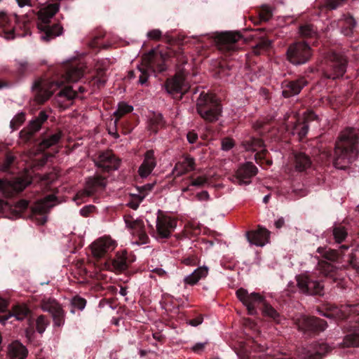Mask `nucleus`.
I'll return each instance as SVG.
<instances>
[{
	"mask_svg": "<svg viewBox=\"0 0 359 359\" xmlns=\"http://www.w3.org/2000/svg\"><path fill=\"white\" fill-rule=\"evenodd\" d=\"M59 4L57 3L50 4L41 8L37 13V27H44L46 23L49 24L52 18L59 11Z\"/></svg>",
	"mask_w": 359,
	"mask_h": 359,
	"instance_id": "obj_19",
	"label": "nucleus"
},
{
	"mask_svg": "<svg viewBox=\"0 0 359 359\" xmlns=\"http://www.w3.org/2000/svg\"><path fill=\"white\" fill-rule=\"evenodd\" d=\"M25 121V114L22 112L16 114L11 121V128L13 130L18 129Z\"/></svg>",
	"mask_w": 359,
	"mask_h": 359,
	"instance_id": "obj_50",
	"label": "nucleus"
},
{
	"mask_svg": "<svg viewBox=\"0 0 359 359\" xmlns=\"http://www.w3.org/2000/svg\"><path fill=\"white\" fill-rule=\"evenodd\" d=\"M297 285L302 292L311 295H322L323 285L318 281L312 280L309 276L301 275L297 279Z\"/></svg>",
	"mask_w": 359,
	"mask_h": 359,
	"instance_id": "obj_15",
	"label": "nucleus"
},
{
	"mask_svg": "<svg viewBox=\"0 0 359 359\" xmlns=\"http://www.w3.org/2000/svg\"><path fill=\"white\" fill-rule=\"evenodd\" d=\"M330 349L327 344H319L315 346L313 352L309 351L308 355L304 356V359H320L322 355L327 353Z\"/></svg>",
	"mask_w": 359,
	"mask_h": 359,
	"instance_id": "obj_37",
	"label": "nucleus"
},
{
	"mask_svg": "<svg viewBox=\"0 0 359 359\" xmlns=\"http://www.w3.org/2000/svg\"><path fill=\"white\" fill-rule=\"evenodd\" d=\"M208 273V269L206 266L198 267L192 273L187 276L184 278L185 284L194 285L196 284L200 279L205 278Z\"/></svg>",
	"mask_w": 359,
	"mask_h": 359,
	"instance_id": "obj_33",
	"label": "nucleus"
},
{
	"mask_svg": "<svg viewBox=\"0 0 359 359\" xmlns=\"http://www.w3.org/2000/svg\"><path fill=\"white\" fill-rule=\"evenodd\" d=\"M95 163L98 168L107 172L117 170L120 165V160L111 151L100 153Z\"/></svg>",
	"mask_w": 359,
	"mask_h": 359,
	"instance_id": "obj_18",
	"label": "nucleus"
},
{
	"mask_svg": "<svg viewBox=\"0 0 359 359\" xmlns=\"http://www.w3.org/2000/svg\"><path fill=\"white\" fill-rule=\"evenodd\" d=\"M234 146V141L231 138H224L222 141V149L224 151H229Z\"/></svg>",
	"mask_w": 359,
	"mask_h": 359,
	"instance_id": "obj_58",
	"label": "nucleus"
},
{
	"mask_svg": "<svg viewBox=\"0 0 359 359\" xmlns=\"http://www.w3.org/2000/svg\"><path fill=\"white\" fill-rule=\"evenodd\" d=\"M312 56L310 46L305 42L298 41L290 44L287 50L288 60L294 65L307 62Z\"/></svg>",
	"mask_w": 359,
	"mask_h": 359,
	"instance_id": "obj_4",
	"label": "nucleus"
},
{
	"mask_svg": "<svg viewBox=\"0 0 359 359\" xmlns=\"http://www.w3.org/2000/svg\"><path fill=\"white\" fill-rule=\"evenodd\" d=\"M116 246V243L114 240L109 236H103L95 241L90 245V248L93 255L99 259L113 251Z\"/></svg>",
	"mask_w": 359,
	"mask_h": 359,
	"instance_id": "obj_10",
	"label": "nucleus"
},
{
	"mask_svg": "<svg viewBox=\"0 0 359 359\" xmlns=\"http://www.w3.org/2000/svg\"><path fill=\"white\" fill-rule=\"evenodd\" d=\"M106 186L105 179L100 176H95L89 177L86 182L85 189L82 192L77 194L78 196L83 195L90 196L96 192L98 189H102Z\"/></svg>",
	"mask_w": 359,
	"mask_h": 359,
	"instance_id": "obj_22",
	"label": "nucleus"
},
{
	"mask_svg": "<svg viewBox=\"0 0 359 359\" xmlns=\"http://www.w3.org/2000/svg\"><path fill=\"white\" fill-rule=\"evenodd\" d=\"M0 29L6 39L15 38L13 27L10 25L8 17L4 13H0Z\"/></svg>",
	"mask_w": 359,
	"mask_h": 359,
	"instance_id": "obj_36",
	"label": "nucleus"
},
{
	"mask_svg": "<svg viewBox=\"0 0 359 359\" xmlns=\"http://www.w3.org/2000/svg\"><path fill=\"white\" fill-rule=\"evenodd\" d=\"M156 165L154 152L152 150L147 151L144 154V159L139 168L138 172L141 177L149 176Z\"/></svg>",
	"mask_w": 359,
	"mask_h": 359,
	"instance_id": "obj_25",
	"label": "nucleus"
},
{
	"mask_svg": "<svg viewBox=\"0 0 359 359\" xmlns=\"http://www.w3.org/2000/svg\"><path fill=\"white\" fill-rule=\"evenodd\" d=\"M243 146L247 151H255V158L256 161L264 158L266 150L264 148L262 140L259 138L250 137L243 142Z\"/></svg>",
	"mask_w": 359,
	"mask_h": 359,
	"instance_id": "obj_21",
	"label": "nucleus"
},
{
	"mask_svg": "<svg viewBox=\"0 0 359 359\" xmlns=\"http://www.w3.org/2000/svg\"><path fill=\"white\" fill-rule=\"evenodd\" d=\"M77 96V91L73 89L72 86L65 87L57 95V101L60 102V99H64L67 101H71Z\"/></svg>",
	"mask_w": 359,
	"mask_h": 359,
	"instance_id": "obj_42",
	"label": "nucleus"
},
{
	"mask_svg": "<svg viewBox=\"0 0 359 359\" xmlns=\"http://www.w3.org/2000/svg\"><path fill=\"white\" fill-rule=\"evenodd\" d=\"M262 20L268 21L272 16V10L270 6H264L259 13Z\"/></svg>",
	"mask_w": 359,
	"mask_h": 359,
	"instance_id": "obj_53",
	"label": "nucleus"
},
{
	"mask_svg": "<svg viewBox=\"0 0 359 359\" xmlns=\"http://www.w3.org/2000/svg\"><path fill=\"white\" fill-rule=\"evenodd\" d=\"M332 234L335 241L341 243L347 237L348 232L346 229L341 224H335L332 227Z\"/></svg>",
	"mask_w": 359,
	"mask_h": 359,
	"instance_id": "obj_38",
	"label": "nucleus"
},
{
	"mask_svg": "<svg viewBox=\"0 0 359 359\" xmlns=\"http://www.w3.org/2000/svg\"><path fill=\"white\" fill-rule=\"evenodd\" d=\"M44 27H38V29L42 32L41 38L45 41H49L56 36L62 34L63 28L59 24H55L50 26L49 24L46 23Z\"/></svg>",
	"mask_w": 359,
	"mask_h": 359,
	"instance_id": "obj_30",
	"label": "nucleus"
},
{
	"mask_svg": "<svg viewBox=\"0 0 359 359\" xmlns=\"http://www.w3.org/2000/svg\"><path fill=\"white\" fill-rule=\"evenodd\" d=\"M351 312L359 315V304L342 305L339 308L334 307L331 315L334 316L337 318L343 319L348 317Z\"/></svg>",
	"mask_w": 359,
	"mask_h": 359,
	"instance_id": "obj_31",
	"label": "nucleus"
},
{
	"mask_svg": "<svg viewBox=\"0 0 359 359\" xmlns=\"http://www.w3.org/2000/svg\"><path fill=\"white\" fill-rule=\"evenodd\" d=\"M257 173V167L250 162L240 166L233 177V182L240 185L249 184L250 179Z\"/></svg>",
	"mask_w": 359,
	"mask_h": 359,
	"instance_id": "obj_17",
	"label": "nucleus"
},
{
	"mask_svg": "<svg viewBox=\"0 0 359 359\" xmlns=\"http://www.w3.org/2000/svg\"><path fill=\"white\" fill-rule=\"evenodd\" d=\"M112 266L116 271H123L128 268V257L126 251L118 252L112 260Z\"/></svg>",
	"mask_w": 359,
	"mask_h": 359,
	"instance_id": "obj_35",
	"label": "nucleus"
},
{
	"mask_svg": "<svg viewBox=\"0 0 359 359\" xmlns=\"http://www.w3.org/2000/svg\"><path fill=\"white\" fill-rule=\"evenodd\" d=\"M262 314L270 318L277 323L280 322L281 318L277 311L266 302L263 304Z\"/></svg>",
	"mask_w": 359,
	"mask_h": 359,
	"instance_id": "obj_40",
	"label": "nucleus"
},
{
	"mask_svg": "<svg viewBox=\"0 0 359 359\" xmlns=\"http://www.w3.org/2000/svg\"><path fill=\"white\" fill-rule=\"evenodd\" d=\"M36 330L40 333L42 334L47 325H48V320L45 318L43 316H40L36 319Z\"/></svg>",
	"mask_w": 359,
	"mask_h": 359,
	"instance_id": "obj_52",
	"label": "nucleus"
},
{
	"mask_svg": "<svg viewBox=\"0 0 359 359\" xmlns=\"http://www.w3.org/2000/svg\"><path fill=\"white\" fill-rule=\"evenodd\" d=\"M15 161V156L11 154H7L4 161L0 164V171L7 172Z\"/></svg>",
	"mask_w": 359,
	"mask_h": 359,
	"instance_id": "obj_51",
	"label": "nucleus"
},
{
	"mask_svg": "<svg viewBox=\"0 0 359 359\" xmlns=\"http://www.w3.org/2000/svg\"><path fill=\"white\" fill-rule=\"evenodd\" d=\"M195 198L200 202H207L210 201V196L207 191H201L196 194Z\"/></svg>",
	"mask_w": 359,
	"mask_h": 359,
	"instance_id": "obj_56",
	"label": "nucleus"
},
{
	"mask_svg": "<svg viewBox=\"0 0 359 359\" xmlns=\"http://www.w3.org/2000/svg\"><path fill=\"white\" fill-rule=\"evenodd\" d=\"M358 137L354 128L344 130L335 144L333 163L337 169H345L356 158Z\"/></svg>",
	"mask_w": 359,
	"mask_h": 359,
	"instance_id": "obj_1",
	"label": "nucleus"
},
{
	"mask_svg": "<svg viewBox=\"0 0 359 359\" xmlns=\"http://www.w3.org/2000/svg\"><path fill=\"white\" fill-rule=\"evenodd\" d=\"M83 75V65L81 64H71L68 67L64 80L60 81H49L39 80L35 81L32 88L34 93L35 101L39 104L45 102L53 93L66 82H76Z\"/></svg>",
	"mask_w": 359,
	"mask_h": 359,
	"instance_id": "obj_2",
	"label": "nucleus"
},
{
	"mask_svg": "<svg viewBox=\"0 0 359 359\" xmlns=\"http://www.w3.org/2000/svg\"><path fill=\"white\" fill-rule=\"evenodd\" d=\"M241 39L242 36L238 32L222 33L217 38V46L221 50H236L238 48V43Z\"/></svg>",
	"mask_w": 359,
	"mask_h": 359,
	"instance_id": "obj_12",
	"label": "nucleus"
},
{
	"mask_svg": "<svg viewBox=\"0 0 359 359\" xmlns=\"http://www.w3.org/2000/svg\"><path fill=\"white\" fill-rule=\"evenodd\" d=\"M34 133H33L28 127L27 128L23 129L20 133V137L22 140L27 142L29 140L32 136L34 135Z\"/></svg>",
	"mask_w": 359,
	"mask_h": 359,
	"instance_id": "obj_57",
	"label": "nucleus"
},
{
	"mask_svg": "<svg viewBox=\"0 0 359 359\" xmlns=\"http://www.w3.org/2000/svg\"><path fill=\"white\" fill-rule=\"evenodd\" d=\"M318 270L324 276H332L334 272V267L327 262H320L318 263Z\"/></svg>",
	"mask_w": 359,
	"mask_h": 359,
	"instance_id": "obj_44",
	"label": "nucleus"
},
{
	"mask_svg": "<svg viewBox=\"0 0 359 359\" xmlns=\"http://www.w3.org/2000/svg\"><path fill=\"white\" fill-rule=\"evenodd\" d=\"M317 118V116L313 112L309 111L305 114L304 121L303 123H298L294 128V133H297L300 139H302L306 136L309 131V126L307 122L309 121L314 120Z\"/></svg>",
	"mask_w": 359,
	"mask_h": 359,
	"instance_id": "obj_32",
	"label": "nucleus"
},
{
	"mask_svg": "<svg viewBox=\"0 0 359 359\" xmlns=\"http://www.w3.org/2000/svg\"><path fill=\"white\" fill-rule=\"evenodd\" d=\"M208 273V269L206 266L198 267L192 273L187 276L184 278L185 284L194 285L196 284L200 279L205 278Z\"/></svg>",
	"mask_w": 359,
	"mask_h": 359,
	"instance_id": "obj_34",
	"label": "nucleus"
},
{
	"mask_svg": "<svg viewBox=\"0 0 359 359\" xmlns=\"http://www.w3.org/2000/svg\"><path fill=\"white\" fill-rule=\"evenodd\" d=\"M41 309L52 315L54 325L60 327L65 323V313L61 305L54 299L44 297L41 301Z\"/></svg>",
	"mask_w": 359,
	"mask_h": 359,
	"instance_id": "obj_9",
	"label": "nucleus"
},
{
	"mask_svg": "<svg viewBox=\"0 0 359 359\" xmlns=\"http://www.w3.org/2000/svg\"><path fill=\"white\" fill-rule=\"evenodd\" d=\"M165 88L168 93H183L187 89L184 85V78L182 74H177L173 78L169 79L165 83Z\"/></svg>",
	"mask_w": 359,
	"mask_h": 359,
	"instance_id": "obj_26",
	"label": "nucleus"
},
{
	"mask_svg": "<svg viewBox=\"0 0 359 359\" xmlns=\"http://www.w3.org/2000/svg\"><path fill=\"white\" fill-rule=\"evenodd\" d=\"M209 179L207 175H197L193 173L189 177L184 178L182 181V193H189L193 194L194 188H202L208 183Z\"/></svg>",
	"mask_w": 359,
	"mask_h": 359,
	"instance_id": "obj_14",
	"label": "nucleus"
},
{
	"mask_svg": "<svg viewBox=\"0 0 359 359\" xmlns=\"http://www.w3.org/2000/svg\"><path fill=\"white\" fill-rule=\"evenodd\" d=\"M346 59L344 55L333 53L330 56L328 64L325 69V76L332 79L342 76L346 72Z\"/></svg>",
	"mask_w": 359,
	"mask_h": 359,
	"instance_id": "obj_8",
	"label": "nucleus"
},
{
	"mask_svg": "<svg viewBox=\"0 0 359 359\" xmlns=\"http://www.w3.org/2000/svg\"><path fill=\"white\" fill-rule=\"evenodd\" d=\"M86 304V301L85 299L76 296L73 297L71 300V306H72V310L71 311L72 313L75 312V310H83Z\"/></svg>",
	"mask_w": 359,
	"mask_h": 359,
	"instance_id": "obj_45",
	"label": "nucleus"
},
{
	"mask_svg": "<svg viewBox=\"0 0 359 359\" xmlns=\"http://www.w3.org/2000/svg\"><path fill=\"white\" fill-rule=\"evenodd\" d=\"M48 115L45 111H41L39 114V116L32 121H30L28 128L33 132L36 133L40 130L42 124L47 120Z\"/></svg>",
	"mask_w": 359,
	"mask_h": 359,
	"instance_id": "obj_39",
	"label": "nucleus"
},
{
	"mask_svg": "<svg viewBox=\"0 0 359 359\" xmlns=\"http://www.w3.org/2000/svg\"><path fill=\"white\" fill-rule=\"evenodd\" d=\"M133 107L125 102H121L118 105V109L114 112V116L120 118L121 116L130 112Z\"/></svg>",
	"mask_w": 359,
	"mask_h": 359,
	"instance_id": "obj_48",
	"label": "nucleus"
},
{
	"mask_svg": "<svg viewBox=\"0 0 359 359\" xmlns=\"http://www.w3.org/2000/svg\"><path fill=\"white\" fill-rule=\"evenodd\" d=\"M196 111L205 121L215 122L221 115L222 107L215 94L203 92L197 100Z\"/></svg>",
	"mask_w": 359,
	"mask_h": 359,
	"instance_id": "obj_3",
	"label": "nucleus"
},
{
	"mask_svg": "<svg viewBox=\"0 0 359 359\" xmlns=\"http://www.w3.org/2000/svg\"><path fill=\"white\" fill-rule=\"evenodd\" d=\"M344 343L347 346L359 347V332H353L346 335L344 339Z\"/></svg>",
	"mask_w": 359,
	"mask_h": 359,
	"instance_id": "obj_46",
	"label": "nucleus"
},
{
	"mask_svg": "<svg viewBox=\"0 0 359 359\" xmlns=\"http://www.w3.org/2000/svg\"><path fill=\"white\" fill-rule=\"evenodd\" d=\"M8 304L7 302L0 297V313L4 312L7 309Z\"/></svg>",
	"mask_w": 359,
	"mask_h": 359,
	"instance_id": "obj_64",
	"label": "nucleus"
},
{
	"mask_svg": "<svg viewBox=\"0 0 359 359\" xmlns=\"http://www.w3.org/2000/svg\"><path fill=\"white\" fill-rule=\"evenodd\" d=\"M247 238L251 244L262 247L269 243L270 231L265 228L259 226L257 231L248 232Z\"/></svg>",
	"mask_w": 359,
	"mask_h": 359,
	"instance_id": "obj_20",
	"label": "nucleus"
},
{
	"mask_svg": "<svg viewBox=\"0 0 359 359\" xmlns=\"http://www.w3.org/2000/svg\"><path fill=\"white\" fill-rule=\"evenodd\" d=\"M62 137V132L58 131L57 133L51 135L43 140V141L40 143V148L41 149H48L53 145H55L60 140Z\"/></svg>",
	"mask_w": 359,
	"mask_h": 359,
	"instance_id": "obj_41",
	"label": "nucleus"
},
{
	"mask_svg": "<svg viewBox=\"0 0 359 359\" xmlns=\"http://www.w3.org/2000/svg\"><path fill=\"white\" fill-rule=\"evenodd\" d=\"M147 36L149 40L158 41L162 36V32L158 29H154L147 32Z\"/></svg>",
	"mask_w": 359,
	"mask_h": 359,
	"instance_id": "obj_55",
	"label": "nucleus"
},
{
	"mask_svg": "<svg viewBox=\"0 0 359 359\" xmlns=\"http://www.w3.org/2000/svg\"><path fill=\"white\" fill-rule=\"evenodd\" d=\"M140 71L141 72V74L139 76V83L142 85L146 83V82L148 80L149 75L147 72L142 71V69H140Z\"/></svg>",
	"mask_w": 359,
	"mask_h": 359,
	"instance_id": "obj_60",
	"label": "nucleus"
},
{
	"mask_svg": "<svg viewBox=\"0 0 359 359\" xmlns=\"http://www.w3.org/2000/svg\"><path fill=\"white\" fill-rule=\"evenodd\" d=\"M196 168V163L194 158L189 156H186L182 161L176 163L173 170L172 174L175 177H180L191 171L194 170Z\"/></svg>",
	"mask_w": 359,
	"mask_h": 359,
	"instance_id": "obj_24",
	"label": "nucleus"
},
{
	"mask_svg": "<svg viewBox=\"0 0 359 359\" xmlns=\"http://www.w3.org/2000/svg\"><path fill=\"white\" fill-rule=\"evenodd\" d=\"M317 252L323 255L327 259L335 261L338 259V252L336 250L331 249L327 250L326 248L320 247L317 249Z\"/></svg>",
	"mask_w": 359,
	"mask_h": 359,
	"instance_id": "obj_47",
	"label": "nucleus"
},
{
	"mask_svg": "<svg viewBox=\"0 0 359 359\" xmlns=\"http://www.w3.org/2000/svg\"><path fill=\"white\" fill-rule=\"evenodd\" d=\"M206 344H207L206 342H205V343H197V344H196L194 346H193L191 347V350L194 353H202L203 351Z\"/></svg>",
	"mask_w": 359,
	"mask_h": 359,
	"instance_id": "obj_59",
	"label": "nucleus"
},
{
	"mask_svg": "<svg viewBox=\"0 0 359 359\" xmlns=\"http://www.w3.org/2000/svg\"><path fill=\"white\" fill-rule=\"evenodd\" d=\"M307 84L304 78L295 81H285L283 83V95L285 97H290L300 93L302 89Z\"/></svg>",
	"mask_w": 359,
	"mask_h": 359,
	"instance_id": "obj_23",
	"label": "nucleus"
},
{
	"mask_svg": "<svg viewBox=\"0 0 359 359\" xmlns=\"http://www.w3.org/2000/svg\"><path fill=\"white\" fill-rule=\"evenodd\" d=\"M32 182L27 174L16 177L13 181L0 179V191L6 197H11L24 190Z\"/></svg>",
	"mask_w": 359,
	"mask_h": 359,
	"instance_id": "obj_5",
	"label": "nucleus"
},
{
	"mask_svg": "<svg viewBox=\"0 0 359 359\" xmlns=\"http://www.w3.org/2000/svg\"><path fill=\"white\" fill-rule=\"evenodd\" d=\"M203 322V318L201 316L197 317L196 318L192 319L189 320V324L191 326H197L200 324H201Z\"/></svg>",
	"mask_w": 359,
	"mask_h": 359,
	"instance_id": "obj_62",
	"label": "nucleus"
},
{
	"mask_svg": "<svg viewBox=\"0 0 359 359\" xmlns=\"http://www.w3.org/2000/svg\"><path fill=\"white\" fill-rule=\"evenodd\" d=\"M238 299L246 306L250 315L257 313V308L265 302L264 297L258 292L249 293L245 289L240 288L236 291Z\"/></svg>",
	"mask_w": 359,
	"mask_h": 359,
	"instance_id": "obj_7",
	"label": "nucleus"
},
{
	"mask_svg": "<svg viewBox=\"0 0 359 359\" xmlns=\"http://www.w3.org/2000/svg\"><path fill=\"white\" fill-rule=\"evenodd\" d=\"M299 33L304 37H313L316 35V30L311 25H304L299 27Z\"/></svg>",
	"mask_w": 359,
	"mask_h": 359,
	"instance_id": "obj_49",
	"label": "nucleus"
},
{
	"mask_svg": "<svg viewBox=\"0 0 359 359\" xmlns=\"http://www.w3.org/2000/svg\"><path fill=\"white\" fill-rule=\"evenodd\" d=\"M29 313V309L24 304H18L13 307L12 311L8 315L0 316V323L3 325L11 318H15L18 320H22Z\"/></svg>",
	"mask_w": 359,
	"mask_h": 359,
	"instance_id": "obj_27",
	"label": "nucleus"
},
{
	"mask_svg": "<svg viewBox=\"0 0 359 359\" xmlns=\"http://www.w3.org/2000/svg\"><path fill=\"white\" fill-rule=\"evenodd\" d=\"M55 199L54 195H48L34 205L32 218L36 224L42 225L46 222V213L55 205Z\"/></svg>",
	"mask_w": 359,
	"mask_h": 359,
	"instance_id": "obj_6",
	"label": "nucleus"
},
{
	"mask_svg": "<svg viewBox=\"0 0 359 359\" xmlns=\"http://www.w3.org/2000/svg\"><path fill=\"white\" fill-rule=\"evenodd\" d=\"M177 226L175 219L168 215H159L156 219V234L158 238H168Z\"/></svg>",
	"mask_w": 359,
	"mask_h": 359,
	"instance_id": "obj_13",
	"label": "nucleus"
},
{
	"mask_svg": "<svg viewBox=\"0 0 359 359\" xmlns=\"http://www.w3.org/2000/svg\"><path fill=\"white\" fill-rule=\"evenodd\" d=\"M346 2V0H327L325 2V6L329 9L334 10L342 6Z\"/></svg>",
	"mask_w": 359,
	"mask_h": 359,
	"instance_id": "obj_54",
	"label": "nucleus"
},
{
	"mask_svg": "<svg viewBox=\"0 0 359 359\" xmlns=\"http://www.w3.org/2000/svg\"><path fill=\"white\" fill-rule=\"evenodd\" d=\"M341 21L346 26L342 28L341 32L346 36L351 35L356 25L355 19L352 16H345Z\"/></svg>",
	"mask_w": 359,
	"mask_h": 359,
	"instance_id": "obj_43",
	"label": "nucleus"
},
{
	"mask_svg": "<svg viewBox=\"0 0 359 359\" xmlns=\"http://www.w3.org/2000/svg\"><path fill=\"white\" fill-rule=\"evenodd\" d=\"M187 137L189 142L193 144L196 142L198 139V135L196 133L191 131L187 133Z\"/></svg>",
	"mask_w": 359,
	"mask_h": 359,
	"instance_id": "obj_61",
	"label": "nucleus"
},
{
	"mask_svg": "<svg viewBox=\"0 0 359 359\" xmlns=\"http://www.w3.org/2000/svg\"><path fill=\"white\" fill-rule=\"evenodd\" d=\"M296 324L299 330L304 331H323L327 327V323L324 320L304 316L297 319Z\"/></svg>",
	"mask_w": 359,
	"mask_h": 359,
	"instance_id": "obj_16",
	"label": "nucleus"
},
{
	"mask_svg": "<svg viewBox=\"0 0 359 359\" xmlns=\"http://www.w3.org/2000/svg\"><path fill=\"white\" fill-rule=\"evenodd\" d=\"M124 221L133 236L137 238V240L135 242L136 244L143 245L148 242L149 237L144 231V225L142 220L134 219L130 216H126Z\"/></svg>",
	"mask_w": 359,
	"mask_h": 359,
	"instance_id": "obj_11",
	"label": "nucleus"
},
{
	"mask_svg": "<svg viewBox=\"0 0 359 359\" xmlns=\"http://www.w3.org/2000/svg\"><path fill=\"white\" fill-rule=\"evenodd\" d=\"M27 206H28V202L26 200H20V201H18L17 203V205H16V207L21 210L26 209L27 208Z\"/></svg>",
	"mask_w": 359,
	"mask_h": 359,
	"instance_id": "obj_63",
	"label": "nucleus"
},
{
	"mask_svg": "<svg viewBox=\"0 0 359 359\" xmlns=\"http://www.w3.org/2000/svg\"><path fill=\"white\" fill-rule=\"evenodd\" d=\"M27 349L20 342L15 341L8 346V356L10 359H25Z\"/></svg>",
	"mask_w": 359,
	"mask_h": 359,
	"instance_id": "obj_29",
	"label": "nucleus"
},
{
	"mask_svg": "<svg viewBox=\"0 0 359 359\" xmlns=\"http://www.w3.org/2000/svg\"><path fill=\"white\" fill-rule=\"evenodd\" d=\"M292 164L294 171L304 172L311 165L310 157L304 152H296L293 154Z\"/></svg>",
	"mask_w": 359,
	"mask_h": 359,
	"instance_id": "obj_28",
	"label": "nucleus"
}]
</instances>
